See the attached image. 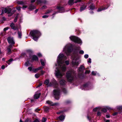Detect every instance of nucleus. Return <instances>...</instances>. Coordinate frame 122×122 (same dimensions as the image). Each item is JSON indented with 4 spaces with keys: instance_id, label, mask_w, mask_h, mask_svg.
Listing matches in <instances>:
<instances>
[{
    "instance_id": "obj_30",
    "label": "nucleus",
    "mask_w": 122,
    "mask_h": 122,
    "mask_svg": "<svg viewBox=\"0 0 122 122\" xmlns=\"http://www.w3.org/2000/svg\"><path fill=\"white\" fill-rule=\"evenodd\" d=\"M44 110L46 112H47L49 109V108L45 106L44 107Z\"/></svg>"
},
{
    "instance_id": "obj_51",
    "label": "nucleus",
    "mask_w": 122,
    "mask_h": 122,
    "mask_svg": "<svg viewBox=\"0 0 122 122\" xmlns=\"http://www.w3.org/2000/svg\"><path fill=\"white\" fill-rule=\"evenodd\" d=\"M37 3L38 4H39L40 3H41V1L40 0H37Z\"/></svg>"
},
{
    "instance_id": "obj_64",
    "label": "nucleus",
    "mask_w": 122,
    "mask_h": 122,
    "mask_svg": "<svg viewBox=\"0 0 122 122\" xmlns=\"http://www.w3.org/2000/svg\"><path fill=\"white\" fill-rule=\"evenodd\" d=\"M38 11V9H37L35 11V13H36Z\"/></svg>"
},
{
    "instance_id": "obj_24",
    "label": "nucleus",
    "mask_w": 122,
    "mask_h": 122,
    "mask_svg": "<svg viewBox=\"0 0 122 122\" xmlns=\"http://www.w3.org/2000/svg\"><path fill=\"white\" fill-rule=\"evenodd\" d=\"M107 7H105L104 8H100L98 9L97 10V11L98 12H100L101 11L103 10H106L107 9Z\"/></svg>"
},
{
    "instance_id": "obj_46",
    "label": "nucleus",
    "mask_w": 122,
    "mask_h": 122,
    "mask_svg": "<svg viewBox=\"0 0 122 122\" xmlns=\"http://www.w3.org/2000/svg\"><path fill=\"white\" fill-rule=\"evenodd\" d=\"M79 53L80 54H83L84 53V52L83 50H81L79 51Z\"/></svg>"
},
{
    "instance_id": "obj_9",
    "label": "nucleus",
    "mask_w": 122,
    "mask_h": 122,
    "mask_svg": "<svg viewBox=\"0 0 122 122\" xmlns=\"http://www.w3.org/2000/svg\"><path fill=\"white\" fill-rule=\"evenodd\" d=\"M56 9L57 10L60 11L59 12H56L54 14H53L52 15H53L56 14L58 12H64V8L63 7H61L60 5H58L57 6L56 8Z\"/></svg>"
},
{
    "instance_id": "obj_57",
    "label": "nucleus",
    "mask_w": 122,
    "mask_h": 122,
    "mask_svg": "<svg viewBox=\"0 0 122 122\" xmlns=\"http://www.w3.org/2000/svg\"><path fill=\"white\" fill-rule=\"evenodd\" d=\"M63 92L65 93H66V89H63Z\"/></svg>"
},
{
    "instance_id": "obj_44",
    "label": "nucleus",
    "mask_w": 122,
    "mask_h": 122,
    "mask_svg": "<svg viewBox=\"0 0 122 122\" xmlns=\"http://www.w3.org/2000/svg\"><path fill=\"white\" fill-rule=\"evenodd\" d=\"M90 70H86L85 72V74H89L90 73Z\"/></svg>"
},
{
    "instance_id": "obj_3",
    "label": "nucleus",
    "mask_w": 122,
    "mask_h": 122,
    "mask_svg": "<svg viewBox=\"0 0 122 122\" xmlns=\"http://www.w3.org/2000/svg\"><path fill=\"white\" fill-rule=\"evenodd\" d=\"M30 35L33 37V39L35 41H37L41 35L40 32L36 30H34L30 32Z\"/></svg>"
},
{
    "instance_id": "obj_62",
    "label": "nucleus",
    "mask_w": 122,
    "mask_h": 122,
    "mask_svg": "<svg viewBox=\"0 0 122 122\" xmlns=\"http://www.w3.org/2000/svg\"><path fill=\"white\" fill-rule=\"evenodd\" d=\"M5 68V66L4 65H3L1 66V68L2 69H4Z\"/></svg>"
},
{
    "instance_id": "obj_59",
    "label": "nucleus",
    "mask_w": 122,
    "mask_h": 122,
    "mask_svg": "<svg viewBox=\"0 0 122 122\" xmlns=\"http://www.w3.org/2000/svg\"><path fill=\"white\" fill-rule=\"evenodd\" d=\"M16 9L17 10H20V7H17V8Z\"/></svg>"
},
{
    "instance_id": "obj_1",
    "label": "nucleus",
    "mask_w": 122,
    "mask_h": 122,
    "mask_svg": "<svg viewBox=\"0 0 122 122\" xmlns=\"http://www.w3.org/2000/svg\"><path fill=\"white\" fill-rule=\"evenodd\" d=\"M67 59V58L61 53H60L58 56L57 62L59 68H56L55 75L58 77L61 78L65 74L64 72L66 70V66L64 64V61Z\"/></svg>"
},
{
    "instance_id": "obj_10",
    "label": "nucleus",
    "mask_w": 122,
    "mask_h": 122,
    "mask_svg": "<svg viewBox=\"0 0 122 122\" xmlns=\"http://www.w3.org/2000/svg\"><path fill=\"white\" fill-rule=\"evenodd\" d=\"M7 40L9 43L10 44V45H12L15 44V42L13 37H9L7 38Z\"/></svg>"
},
{
    "instance_id": "obj_37",
    "label": "nucleus",
    "mask_w": 122,
    "mask_h": 122,
    "mask_svg": "<svg viewBox=\"0 0 122 122\" xmlns=\"http://www.w3.org/2000/svg\"><path fill=\"white\" fill-rule=\"evenodd\" d=\"M13 60V59H12L11 58L7 62V63L9 65H10V63H9V62H11Z\"/></svg>"
},
{
    "instance_id": "obj_35",
    "label": "nucleus",
    "mask_w": 122,
    "mask_h": 122,
    "mask_svg": "<svg viewBox=\"0 0 122 122\" xmlns=\"http://www.w3.org/2000/svg\"><path fill=\"white\" fill-rule=\"evenodd\" d=\"M40 74H36L35 75V77L36 78H38L40 76Z\"/></svg>"
},
{
    "instance_id": "obj_41",
    "label": "nucleus",
    "mask_w": 122,
    "mask_h": 122,
    "mask_svg": "<svg viewBox=\"0 0 122 122\" xmlns=\"http://www.w3.org/2000/svg\"><path fill=\"white\" fill-rule=\"evenodd\" d=\"M84 57L86 59H87L88 57V54H85L84 56Z\"/></svg>"
},
{
    "instance_id": "obj_28",
    "label": "nucleus",
    "mask_w": 122,
    "mask_h": 122,
    "mask_svg": "<svg viewBox=\"0 0 122 122\" xmlns=\"http://www.w3.org/2000/svg\"><path fill=\"white\" fill-rule=\"evenodd\" d=\"M17 3L19 5H24L25 4L22 1H18L17 2Z\"/></svg>"
},
{
    "instance_id": "obj_43",
    "label": "nucleus",
    "mask_w": 122,
    "mask_h": 122,
    "mask_svg": "<svg viewBox=\"0 0 122 122\" xmlns=\"http://www.w3.org/2000/svg\"><path fill=\"white\" fill-rule=\"evenodd\" d=\"M87 62L88 63H91V59L90 58L88 59V60L87 61Z\"/></svg>"
},
{
    "instance_id": "obj_31",
    "label": "nucleus",
    "mask_w": 122,
    "mask_h": 122,
    "mask_svg": "<svg viewBox=\"0 0 122 122\" xmlns=\"http://www.w3.org/2000/svg\"><path fill=\"white\" fill-rule=\"evenodd\" d=\"M52 11L53 10L51 9L49 10L46 11L45 14H49V13L52 12Z\"/></svg>"
},
{
    "instance_id": "obj_17",
    "label": "nucleus",
    "mask_w": 122,
    "mask_h": 122,
    "mask_svg": "<svg viewBox=\"0 0 122 122\" xmlns=\"http://www.w3.org/2000/svg\"><path fill=\"white\" fill-rule=\"evenodd\" d=\"M40 94V93H36L34 96V97L35 99H37L39 98Z\"/></svg>"
},
{
    "instance_id": "obj_61",
    "label": "nucleus",
    "mask_w": 122,
    "mask_h": 122,
    "mask_svg": "<svg viewBox=\"0 0 122 122\" xmlns=\"http://www.w3.org/2000/svg\"><path fill=\"white\" fill-rule=\"evenodd\" d=\"M117 114L118 113L117 112H115L113 114V116H115L117 115Z\"/></svg>"
},
{
    "instance_id": "obj_4",
    "label": "nucleus",
    "mask_w": 122,
    "mask_h": 122,
    "mask_svg": "<svg viewBox=\"0 0 122 122\" xmlns=\"http://www.w3.org/2000/svg\"><path fill=\"white\" fill-rule=\"evenodd\" d=\"M81 62V60L78 57L75 56L72 59L71 63L73 66H77Z\"/></svg>"
},
{
    "instance_id": "obj_25",
    "label": "nucleus",
    "mask_w": 122,
    "mask_h": 122,
    "mask_svg": "<svg viewBox=\"0 0 122 122\" xmlns=\"http://www.w3.org/2000/svg\"><path fill=\"white\" fill-rule=\"evenodd\" d=\"M65 81L64 80H62L60 81V83L61 85H64L65 84Z\"/></svg>"
},
{
    "instance_id": "obj_29",
    "label": "nucleus",
    "mask_w": 122,
    "mask_h": 122,
    "mask_svg": "<svg viewBox=\"0 0 122 122\" xmlns=\"http://www.w3.org/2000/svg\"><path fill=\"white\" fill-rule=\"evenodd\" d=\"M92 75L94 76L96 75L97 74L98 76H99V74L98 73H97V72L96 71H92Z\"/></svg>"
},
{
    "instance_id": "obj_23",
    "label": "nucleus",
    "mask_w": 122,
    "mask_h": 122,
    "mask_svg": "<svg viewBox=\"0 0 122 122\" xmlns=\"http://www.w3.org/2000/svg\"><path fill=\"white\" fill-rule=\"evenodd\" d=\"M84 69V66H81L79 68V71H80L82 72V71Z\"/></svg>"
},
{
    "instance_id": "obj_53",
    "label": "nucleus",
    "mask_w": 122,
    "mask_h": 122,
    "mask_svg": "<svg viewBox=\"0 0 122 122\" xmlns=\"http://www.w3.org/2000/svg\"><path fill=\"white\" fill-rule=\"evenodd\" d=\"M42 84L41 83H39V84L37 86V88L38 87L41 86L42 85Z\"/></svg>"
},
{
    "instance_id": "obj_38",
    "label": "nucleus",
    "mask_w": 122,
    "mask_h": 122,
    "mask_svg": "<svg viewBox=\"0 0 122 122\" xmlns=\"http://www.w3.org/2000/svg\"><path fill=\"white\" fill-rule=\"evenodd\" d=\"M83 86L84 88H87L88 86L87 84H86L84 85Z\"/></svg>"
},
{
    "instance_id": "obj_49",
    "label": "nucleus",
    "mask_w": 122,
    "mask_h": 122,
    "mask_svg": "<svg viewBox=\"0 0 122 122\" xmlns=\"http://www.w3.org/2000/svg\"><path fill=\"white\" fill-rule=\"evenodd\" d=\"M17 16H16L15 19L14 20V22H16L17 20Z\"/></svg>"
},
{
    "instance_id": "obj_63",
    "label": "nucleus",
    "mask_w": 122,
    "mask_h": 122,
    "mask_svg": "<svg viewBox=\"0 0 122 122\" xmlns=\"http://www.w3.org/2000/svg\"><path fill=\"white\" fill-rule=\"evenodd\" d=\"M25 122H30V121L29 120L27 119L25 120Z\"/></svg>"
},
{
    "instance_id": "obj_15",
    "label": "nucleus",
    "mask_w": 122,
    "mask_h": 122,
    "mask_svg": "<svg viewBox=\"0 0 122 122\" xmlns=\"http://www.w3.org/2000/svg\"><path fill=\"white\" fill-rule=\"evenodd\" d=\"M43 68V67L41 66L36 69H32V71L33 72L35 73H36L38 70L42 69Z\"/></svg>"
},
{
    "instance_id": "obj_21",
    "label": "nucleus",
    "mask_w": 122,
    "mask_h": 122,
    "mask_svg": "<svg viewBox=\"0 0 122 122\" xmlns=\"http://www.w3.org/2000/svg\"><path fill=\"white\" fill-rule=\"evenodd\" d=\"M41 64L42 66H44L45 65V63L46 62V60L45 59H41Z\"/></svg>"
},
{
    "instance_id": "obj_13",
    "label": "nucleus",
    "mask_w": 122,
    "mask_h": 122,
    "mask_svg": "<svg viewBox=\"0 0 122 122\" xmlns=\"http://www.w3.org/2000/svg\"><path fill=\"white\" fill-rule=\"evenodd\" d=\"M12 47V46L11 45H10L8 47L7 50V54L9 55L11 53V49Z\"/></svg>"
},
{
    "instance_id": "obj_42",
    "label": "nucleus",
    "mask_w": 122,
    "mask_h": 122,
    "mask_svg": "<svg viewBox=\"0 0 122 122\" xmlns=\"http://www.w3.org/2000/svg\"><path fill=\"white\" fill-rule=\"evenodd\" d=\"M104 121L105 122H110V121L109 120H106L105 118H104Z\"/></svg>"
},
{
    "instance_id": "obj_14",
    "label": "nucleus",
    "mask_w": 122,
    "mask_h": 122,
    "mask_svg": "<svg viewBox=\"0 0 122 122\" xmlns=\"http://www.w3.org/2000/svg\"><path fill=\"white\" fill-rule=\"evenodd\" d=\"M10 26L12 29L14 30H18V27L17 26H15L14 24L13 23H12L10 24Z\"/></svg>"
},
{
    "instance_id": "obj_39",
    "label": "nucleus",
    "mask_w": 122,
    "mask_h": 122,
    "mask_svg": "<svg viewBox=\"0 0 122 122\" xmlns=\"http://www.w3.org/2000/svg\"><path fill=\"white\" fill-rule=\"evenodd\" d=\"M65 62L66 65H68L69 64V61H65Z\"/></svg>"
},
{
    "instance_id": "obj_52",
    "label": "nucleus",
    "mask_w": 122,
    "mask_h": 122,
    "mask_svg": "<svg viewBox=\"0 0 122 122\" xmlns=\"http://www.w3.org/2000/svg\"><path fill=\"white\" fill-rule=\"evenodd\" d=\"M45 72L43 71H41V74L42 75H43L45 73Z\"/></svg>"
},
{
    "instance_id": "obj_40",
    "label": "nucleus",
    "mask_w": 122,
    "mask_h": 122,
    "mask_svg": "<svg viewBox=\"0 0 122 122\" xmlns=\"http://www.w3.org/2000/svg\"><path fill=\"white\" fill-rule=\"evenodd\" d=\"M48 17V15H45L42 16V17L43 18H47Z\"/></svg>"
},
{
    "instance_id": "obj_18",
    "label": "nucleus",
    "mask_w": 122,
    "mask_h": 122,
    "mask_svg": "<svg viewBox=\"0 0 122 122\" xmlns=\"http://www.w3.org/2000/svg\"><path fill=\"white\" fill-rule=\"evenodd\" d=\"M32 60L33 61L35 60L36 61H38V58L37 56L33 55L32 57Z\"/></svg>"
},
{
    "instance_id": "obj_34",
    "label": "nucleus",
    "mask_w": 122,
    "mask_h": 122,
    "mask_svg": "<svg viewBox=\"0 0 122 122\" xmlns=\"http://www.w3.org/2000/svg\"><path fill=\"white\" fill-rule=\"evenodd\" d=\"M25 66H30V65L28 61H27V62H25Z\"/></svg>"
},
{
    "instance_id": "obj_5",
    "label": "nucleus",
    "mask_w": 122,
    "mask_h": 122,
    "mask_svg": "<svg viewBox=\"0 0 122 122\" xmlns=\"http://www.w3.org/2000/svg\"><path fill=\"white\" fill-rule=\"evenodd\" d=\"M72 50V48L71 46L66 45L64 48L63 51L66 54L67 56H69L70 55Z\"/></svg>"
},
{
    "instance_id": "obj_2",
    "label": "nucleus",
    "mask_w": 122,
    "mask_h": 122,
    "mask_svg": "<svg viewBox=\"0 0 122 122\" xmlns=\"http://www.w3.org/2000/svg\"><path fill=\"white\" fill-rule=\"evenodd\" d=\"M75 75V71L73 70H72L68 71L66 74L67 80L69 82H71L73 80Z\"/></svg>"
},
{
    "instance_id": "obj_20",
    "label": "nucleus",
    "mask_w": 122,
    "mask_h": 122,
    "mask_svg": "<svg viewBox=\"0 0 122 122\" xmlns=\"http://www.w3.org/2000/svg\"><path fill=\"white\" fill-rule=\"evenodd\" d=\"M36 8V7L32 4L30 5L29 8V10H31Z\"/></svg>"
},
{
    "instance_id": "obj_26",
    "label": "nucleus",
    "mask_w": 122,
    "mask_h": 122,
    "mask_svg": "<svg viewBox=\"0 0 122 122\" xmlns=\"http://www.w3.org/2000/svg\"><path fill=\"white\" fill-rule=\"evenodd\" d=\"M74 3V0H69L68 2V4L70 5H72Z\"/></svg>"
},
{
    "instance_id": "obj_22",
    "label": "nucleus",
    "mask_w": 122,
    "mask_h": 122,
    "mask_svg": "<svg viewBox=\"0 0 122 122\" xmlns=\"http://www.w3.org/2000/svg\"><path fill=\"white\" fill-rule=\"evenodd\" d=\"M95 5L93 4H92L90 5L89 7V8L88 9L89 10H93L95 9Z\"/></svg>"
},
{
    "instance_id": "obj_48",
    "label": "nucleus",
    "mask_w": 122,
    "mask_h": 122,
    "mask_svg": "<svg viewBox=\"0 0 122 122\" xmlns=\"http://www.w3.org/2000/svg\"><path fill=\"white\" fill-rule=\"evenodd\" d=\"M33 69L31 67H29L28 68V69L30 71H31L32 70V71Z\"/></svg>"
},
{
    "instance_id": "obj_47",
    "label": "nucleus",
    "mask_w": 122,
    "mask_h": 122,
    "mask_svg": "<svg viewBox=\"0 0 122 122\" xmlns=\"http://www.w3.org/2000/svg\"><path fill=\"white\" fill-rule=\"evenodd\" d=\"M117 109L119 110H122V106H119L117 107Z\"/></svg>"
},
{
    "instance_id": "obj_16",
    "label": "nucleus",
    "mask_w": 122,
    "mask_h": 122,
    "mask_svg": "<svg viewBox=\"0 0 122 122\" xmlns=\"http://www.w3.org/2000/svg\"><path fill=\"white\" fill-rule=\"evenodd\" d=\"M111 108L108 107H106L105 108H104L102 109V111L106 112H107V109L109 110L111 109Z\"/></svg>"
},
{
    "instance_id": "obj_6",
    "label": "nucleus",
    "mask_w": 122,
    "mask_h": 122,
    "mask_svg": "<svg viewBox=\"0 0 122 122\" xmlns=\"http://www.w3.org/2000/svg\"><path fill=\"white\" fill-rule=\"evenodd\" d=\"M70 39L72 41L81 44L82 42L80 39L74 36H71L70 37Z\"/></svg>"
},
{
    "instance_id": "obj_55",
    "label": "nucleus",
    "mask_w": 122,
    "mask_h": 122,
    "mask_svg": "<svg viewBox=\"0 0 122 122\" xmlns=\"http://www.w3.org/2000/svg\"><path fill=\"white\" fill-rule=\"evenodd\" d=\"M81 1V0H76V1L74 3H76L78 2H80Z\"/></svg>"
},
{
    "instance_id": "obj_58",
    "label": "nucleus",
    "mask_w": 122,
    "mask_h": 122,
    "mask_svg": "<svg viewBox=\"0 0 122 122\" xmlns=\"http://www.w3.org/2000/svg\"><path fill=\"white\" fill-rule=\"evenodd\" d=\"M27 7V6H26L24 5V6H23L22 8L23 9H25V8H26Z\"/></svg>"
},
{
    "instance_id": "obj_45",
    "label": "nucleus",
    "mask_w": 122,
    "mask_h": 122,
    "mask_svg": "<svg viewBox=\"0 0 122 122\" xmlns=\"http://www.w3.org/2000/svg\"><path fill=\"white\" fill-rule=\"evenodd\" d=\"M39 120L37 119H36L34 120L33 121V122H39Z\"/></svg>"
},
{
    "instance_id": "obj_32",
    "label": "nucleus",
    "mask_w": 122,
    "mask_h": 122,
    "mask_svg": "<svg viewBox=\"0 0 122 122\" xmlns=\"http://www.w3.org/2000/svg\"><path fill=\"white\" fill-rule=\"evenodd\" d=\"M100 107H96L93 109V111L94 112H96L98 110H99L100 109Z\"/></svg>"
},
{
    "instance_id": "obj_12",
    "label": "nucleus",
    "mask_w": 122,
    "mask_h": 122,
    "mask_svg": "<svg viewBox=\"0 0 122 122\" xmlns=\"http://www.w3.org/2000/svg\"><path fill=\"white\" fill-rule=\"evenodd\" d=\"M87 6L86 4L85 3L81 7L80 11V12H81L82 11L85 9L86 7Z\"/></svg>"
},
{
    "instance_id": "obj_7",
    "label": "nucleus",
    "mask_w": 122,
    "mask_h": 122,
    "mask_svg": "<svg viewBox=\"0 0 122 122\" xmlns=\"http://www.w3.org/2000/svg\"><path fill=\"white\" fill-rule=\"evenodd\" d=\"M53 94L55 99L58 100L60 97V91L59 90H54L53 91Z\"/></svg>"
},
{
    "instance_id": "obj_8",
    "label": "nucleus",
    "mask_w": 122,
    "mask_h": 122,
    "mask_svg": "<svg viewBox=\"0 0 122 122\" xmlns=\"http://www.w3.org/2000/svg\"><path fill=\"white\" fill-rule=\"evenodd\" d=\"M16 11L15 10L11 11V9L10 8H5V9L4 12L6 13H7L8 14V16H10L14 14Z\"/></svg>"
},
{
    "instance_id": "obj_36",
    "label": "nucleus",
    "mask_w": 122,
    "mask_h": 122,
    "mask_svg": "<svg viewBox=\"0 0 122 122\" xmlns=\"http://www.w3.org/2000/svg\"><path fill=\"white\" fill-rule=\"evenodd\" d=\"M47 119L46 118L43 117L42 119V122H45L46 121Z\"/></svg>"
},
{
    "instance_id": "obj_56",
    "label": "nucleus",
    "mask_w": 122,
    "mask_h": 122,
    "mask_svg": "<svg viewBox=\"0 0 122 122\" xmlns=\"http://www.w3.org/2000/svg\"><path fill=\"white\" fill-rule=\"evenodd\" d=\"M38 55L39 57L42 56V55L40 53H39L38 54Z\"/></svg>"
},
{
    "instance_id": "obj_60",
    "label": "nucleus",
    "mask_w": 122,
    "mask_h": 122,
    "mask_svg": "<svg viewBox=\"0 0 122 122\" xmlns=\"http://www.w3.org/2000/svg\"><path fill=\"white\" fill-rule=\"evenodd\" d=\"M8 28L7 27L5 28L4 29V30L5 31L7 30H8Z\"/></svg>"
},
{
    "instance_id": "obj_27",
    "label": "nucleus",
    "mask_w": 122,
    "mask_h": 122,
    "mask_svg": "<svg viewBox=\"0 0 122 122\" xmlns=\"http://www.w3.org/2000/svg\"><path fill=\"white\" fill-rule=\"evenodd\" d=\"M18 37L20 38H21V37L22 33L20 31H18Z\"/></svg>"
},
{
    "instance_id": "obj_54",
    "label": "nucleus",
    "mask_w": 122,
    "mask_h": 122,
    "mask_svg": "<svg viewBox=\"0 0 122 122\" xmlns=\"http://www.w3.org/2000/svg\"><path fill=\"white\" fill-rule=\"evenodd\" d=\"M101 113L100 112H98L97 113V115L99 116H100L101 115Z\"/></svg>"
},
{
    "instance_id": "obj_33",
    "label": "nucleus",
    "mask_w": 122,
    "mask_h": 122,
    "mask_svg": "<svg viewBox=\"0 0 122 122\" xmlns=\"http://www.w3.org/2000/svg\"><path fill=\"white\" fill-rule=\"evenodd\" d=\"M49 80L47 79L45 81L44 83L46 85H48L49 84Z\"/></svg>"
},
{
    "instance_id": "obj_11",
    "label": "nucleus",
    "mask_w": 122,
    "mask_h": 122,
    "mask_svg": "<svg viewBox=\"0 0 122 122\" xmlns=\"http://www.w3.org/2000/svg\"><path fill=\"white\" fill-rule=\"evenodd\" d=\"M46 103L52 106H57L59 105V104L57 103H53L52 102L50 101H47L46 102Z\"/></svg>"
},
{
    "instance_id": "obj_50",
    "label": "nucleus",
    "mask_w": 122,
    "mask_h": 122,
    "mask_svg": "<svg viewBox=\"0 0 122 122\" xmlns=\"http://www.w3.org/2000/svg\"><path fill=\"white\" fill-rule=\"evenodd\" d=\"M106 117L107 118H109L110 117V116L109 114H108L106 115Z\"/></svg>"
},
{
    "instance_id": "obj_19",
    "label": "nucleus",
    "mask_w": 122,
    "mask_h": 122,
    "mask_svg": "<svg viewBox=\"0 0 122 122\" xmlns=\"http://www.w3.org/2000/svg\"><path fill=\"white\" fill-rule=\"evenodd\" d=\"M59 119L62 121H63L65 118V116L63 115H61L58 117Z\"/></svg>"
}]
</instances>
